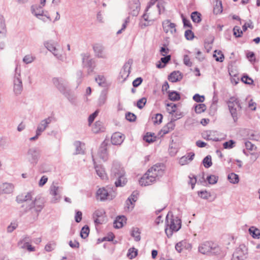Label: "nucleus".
Wrapping results in <instances>:
<instances>
[{
  "mask_svg": "<svg viewBox=\"0 0 260 260\" xmlns=\"http://www.w3.org/2000/svg\"><path fill=\"white\" fill-rule=\"evenodd\" d=\"M191 18L193 22L199 23L201 21V14L197 11H194L191 14Z\"/></svg>",
  "mask_w": 260,
  "mask_h": 260,
  "instance_id": "nucleus-31",
  "label": "nucleus"
},
{
  "mask_svg": "<svg viewBox=\"0 0 260 260\" xmlns=\"http://www.w3.org/2000/svg\"><path fill=\"white\" fill-rule=\"evenodd\" d=\"M131 66L129 62L125 63L120 72V77L123 81L126 80L130 74Z\"/></svg>",
  "mask_w": 260,
  "mask_h": 260,
  "instance_id": "nucleus-20",
  "label": "nucleus"
},
{
  "mask_svg": "<svg viewBox=\"0 0 260 260\" xmlns=\"http://www.w3.org/2000/svg\"><path fill=\"white\" fill-rule=\"evenodd\" d=\"M214 52L215 54H214L213 57L215 58L216 61L222 62L224 59V55L222 52L220 50H215Z\"/></svg>",
  "mask_w": 260,
  "mask_h": 260,
  "instance_id": "nucleus-34",
  "label": "nucleus"
},
{
  "mask_svg": "<svg viewBox=\"0 0 260 260\" xmlns=\"http://www.w3.org/2000/svg\"><path fill=\"white\" fill-rule=\"evenodd\" d=\"M134 2L135 5V8L133 10L132 15L136 16L139 13L140 9V5L139 0H134Z\"/></svg>",
  "mask_w": 260,
  "mask_h": 260,
  "instance_id": "nucleus-48",
  "label": "nucleus"
},
{
  "mask_svg": "<svg viewBox=\"0 0 260 260\" xmlns=\"http://www.w3.org/2000/svg\"><path fill=\"white\" fill-rule=\"evenodd\" d=\"M234 35L236 38L241 37L243 34V30H241L239 26H236L233 28Z\"/></svg>",
  "mask_w": 260,
  "mask_h": 260,
  "instance_id": "nucleus-49",
  "label": "nucleus"
},
{
  "mask_svg": "<svg viewBox=\"0 0 260 260\" xmlns=\"http://www.w3.org/2000/svg\"><path fill=\"white\" fill-rule=\"evenodd\" d=\"M143 79L141 77H138L133 82V85L134 87L139 86L142 82Z\"/></svg>",
  "mask_w": 260,
  "mask_h": 260,
  "instance_id": "nucleus-61",
  "label": "nucleus"
},
{
  "mask_svg": "<svg viewBox=\"0 0 260 260\" xmlns=\"http://www.w3.org/2000/svg\"><path fill=\"white\" fill-rule=\"evenodd\" d=\"M238 251H240V250H236L235 252L233 254V258L236 260H244L245 258V256H243V255H240L238 254Z\"/></svg>",
  "mask_w": 260,
  "mask_h": 260,
  "instance_id": "nucleus-58",
  "label": "nucleus"
},
{
  "mask_svg": "<svg viewBox=\"0 0 260 260\" xmlns=\"http://www.w3.org/2000/svg\"><path fill=\"white\" fill-rule=\"evenodd\" d=\"M23 90L22 80L21 79V70L17 66L13 79V90L15 94H20Z\"/></svg>",
  "mask_w": 260,
  "mask_h": 260,
  "instance_id": "nucleus-5",
  "label": "nucleus"
},
{
  "mask_svg": "<svg viewBox=\"0 0 260 260\" xmlns=\"http://www.w3.org/2000/svg\"><path fill=\"white\" fill-rule=\"evenodd\" d=\"M194 156V153L193 152L188 153L180 158L179 164L182 166L186 165L193 160Z\"/></svg>",
  "mask_w": 260,
  "mask_h": 260,
  "instance_id": "nucleus-23",
  "label": "nucleus"
},
{
  "mask_svg": "<svg viewBox=\"0 0 260 260\" xmlns=\"http://www.w3.org/2000/svg\"><path fill=\"white\" fill-rule=\"evenodd\" d=\"M96 194L101 201L112 200L115 196L116 193L110 187L102 188L98 190Z\"/></svg>",
  "mask_w": 260,
  "mask_h": 260,
  "instance_id": "nucleus-6",
  "label": "nucleus"
},
{
  "mask_svg": "<svg viewBox=\"0 0 260 260\" xmlns=\"http://www.w3.org/2000/svg\"><path fill=\"white\" fill-rule=\"evenodd\" d=\"M126 218L124 216H119L116 218L114 221V227L116 229H120L123 226V223L126 221Z\"/></svg>",
  "mask_w": 260,
  "mask_h": 260,
  "instance_id": "nucleus-25",
  "label": "nucleus"
},
{
  "mask_svg": "<svg viewBox=\"0 0 260 260\" xmlns=\"http://www.w3.org/2000/svg\"><path fill=\"white\" fill-rule=\"evenodd\" d=\"M14 189V185L12 183H4L0 184V194L11 193Z\"/></svg>",
  "mask_w": 260,
  "mask_h": 260,
  "instance_id": "nucleus-19",
  "label": "nucleus"
},
{
  "mask_svg": "<svg viewBox=\"0 0 260 260\" xmlns=\"http://www.w3.org/2000/svg\"><path fill=\"white\" fill-rule=\"evenodd\" d=\"M92 160L94 164V168L95 169L97 175L102 179H105L107 178V175L104 168L101 165H96L95 162V159L94 158L93 155H92Z\"/></svg>",
  "mask_w": 260,
  "mask_h": 260,
  "instance_id": "nucleus-21",
  "label": "nucleus"
},
{
  "mask_svg": "<svg viewBox=\"0 0 260 260\" xmlns=\"http://www.w3.org/2000/svg\"><path fill=\"white\" fill-rule=\"evenodd\" d=\"M136 115L131 112H127L125 114V118L130 122H134L136 119Z\"/></svg>",
  "mask_w": 260,
  "mask_h": 260,
  "instance_id": "nucleus-53",
  "label": "nucleus"
},
{
  "mask_svg": "<svg viewBox=\"0 0 260 260\" xmlns=\"http://www.w3.org/2000/svg\"><path fill=\"white\" fill-rule=\"evenodd\" d=\"M98 155L104 161H106L108 159L107 144L104 142L102 143L99 148Z\"/></svg>",
  "mask_w": 260,
  "mask_h": 260,
  "instance_id": "nucleus-16",
  "label": "nucleus"
},
{
  "mask_svg": "<svg viewBox=\"0 0 260 260\" xmlns=\"http://www.w3.org/2000/svg\"><path fill=\"white\" fill-rule=\"evenodd\" d=\"M164 173L163 166L155 165L150 168L141 178L140 183L141 185L147 186L158 180Z\"/></svg>",
  "mask_w": 260,
  "mask_h": 260,
  "instance_id": "nucleus-1",
  "label": "nucleus"
},
{
  "mask_svg": "<svg viewBox=\"0 0 260 260\" xmlns=\"http://www.w3.org/2000/svg\"><path fill=\"white\" fill-rule=\"evenodd\" d=\"M146 102L147 99L145 98H142L139 100L137 103V107L140 109H142L144 107Z\"/></svg>",
  "mask_w": 260,
  "mask_h": 260,
  "instance_id": "nucleus-54",
  "label": "nucleus"
},
{
  "mask_svg": "<svg viewBox=\"0 0 260 260\" xmlns=\"http://www.w3.org/2000/svg\"><path fill=\"white\" fill-rule=\"evenodd\" d=\"M227 104L231 115L234 121H236L238 118V112L240 111L242 109L240 101L238 98L235 96H232L229 99L228 101H227Z\"/></svg>",
  "mask_w": 260,
  "mask_h": 260,
  "instance_id": "nucleus-4",
  "label": "nucleus"
},
{
  "mask_svg": "<svg viewBox=\"0 0 260 260\" xmlns=\"http://www.w3.org/2000/svg\"><path fill=\"white\" fill-rule=\"evenodd\" d=\"M81 56L83 67L87 68L88 74H90L94 69L95 62L91 58L88 53H83Z\"/></svg>",
  "mask_w": 260,
  "mask_h": 260,
  "instance_id": "nucleus-8",
  "label": "nucleus"
},
{
  "mask_svg": "<svg viewBox=\"0 0 260 260\" xmlns=\"http://www.w3.org/2000/svg\"><path fill=\"white\" fill-rule=\"evenodd\" d=\"M52 118L51 117H48L42 120L37 126V130L38 132V134H41L48 126V125L51 122Z\"/></svg>",
  "mask_w": 260,
  "mask_h": 260,
  "instance_id": "nucleus-14",
  "label": "nucleus"
},
{
  "mask_svg": "<svg viewBox=\"0 0 260 260\" xmlns=\"http://www.w3.org/2000/svg\"><path fill=\"white\" fill-rule=\"evenodd\" d=\"M124 139V135L119 132L114 133L111 137V143L115 145H120Z\"/></svg>",
  "mask_w": 260,
  "mask_h": 260,
  "instance_id": "nucleus-18",
  "label": "nucleus"
},
{
  "mask_svg": "<svg viewBox=\"0 0 260 260\" xmlns=\"http://www.w3.org/2000/svg\"><path fill=\"white\" fill-rule=\"evenodd\" d=\"M138 254V250L135 248H131L128 249L127 256L130 258H135Z\"/></svg>",
  "mask_w": 260,
  "mask_h": 260,
  "instance_id": "nucleus-40",
  "label": "nucleus"
},
{
  "mask_svg": "<svg viewBox=\"0 0 260 260\" xmlns=\"http://www.w3.org/2000/svg\"><path fill=\"white\" fill-rule=\"evenodd\" d=\"M93 49L95 55L99 58H106L107 54L104 51V47L100 44H95L93 46Z\"/></svg>",
  "mask_w": 260,
  "mask_h": 260,
  "instance_id": "nucleus-15",
  "label": "nucleus"
},
{
  "mask_svg": "<svg viewBox=\"0 0 260 260\" xmlns=\"http://www.w3.org/2000/svg\"><path fill=\"white\" fill-rule=\"evenodd\" d=\"M182 73L179 71H175L172 72L168 76V79L172 82H176L182 79Z\"/></svg>",
  "mask_w": 260,
  "mask_h": 260,
  "instance_id": "nucleus-22",
  "label": "nucleus"
},
{
  "mask_svg": "<svg viewBox=\"0 0 260 260\" xmlns=\"http://www.w3.org/2000/svg\"><path fill=\"white\" fill-rule=\"evenodd\" d=\"M35 59V57L31 54L26 55L23 58V61L26 64L31 63Z\"/></svg>",
  "mask_w": 260,
  "mask_h": 260,
  "instance_id": "nucleus-45",
  "label": "nucleus"
},
{
  "mask_svg": "<svg viewBox=\"0 0 260 260\" xmlns=\"http://www.w3.org/2000/svg\"><path fill=\"white\" fill-rule=\"evenodd\" d=\"M50 193L53 196L51 202L55 203L58 202L60 199L59 187L52 185L50 188Z\"/></svg>",
  "mask_w": 260,
  "mask_h": 260,
  "instance_id": "nucleus-12",
  "label": "nucleus"
},
{
  "mask_svg": "<svg viewBox=\"0 0 260 260\" xmlns=\"http://www.w3.org/2000/svg\"><path fill=\"white\" fill-rule=\"evenodd\" d=\"M82 213L80 211H77L76 212V215L75 216V219L76 222L79 223L82 220Z\"/></svg>",
  "mask_w": 260,
  "mask_h": 260,
  "instance_id": "nucleus-63",
  "label": "nucleus"
},
{
  "mask_svg": "<svg viewBox=\"0 0 260 260\" xmlns=\"http://www.w3.org/2000/svg\"><path fill=\"white\" fill-rule=\"evenodd\" d=\"M179 119V117L177 116V115H174V117H173L171 121L168 122L166 125H165L168 129H170V131H172L174 129L175 126V124L174 123L175 121L177 119Z\"/></svg>",
  "mask_w": 260,
  "mask_h": 260,
  "instance_id": "nucleus-33",
  "label": "nucleus"
},
{
  "mask_svg": "<svg viewBox=\"0 0 260 260\" xmlns=\"http://www.w3.org/2000/svg\"><path fill=\"white\" fill-rule=\"evenodd\" d=\"M45 47L51 52L57 51L54 44L50 42H45L44 44Z\"/></svg>",
  "mask_w": 260,
  "mask_h": 260,
  "instance_id": "nucleus-42",
  "label": "nucleus"
},
{
  "mask_svg": "<svg viewBox=\"0 0 260 260\" xmlns=\"http://www.w3.org/2000/svg\"><path fill=\"white\" fill-rule=\"evenodd\" d=\"M32 198V196L30 192H28L25 196H19L16 198V201L18 203H21L22 202H27L28 201H30Z\"/></svg>",
  "mask_w": 260,
  "mask_h": 260,
  "instance_id": "nucleus-29",
  "label": "nucleus"
},
{
  "mask_svg": "<svg viewBox=\"0 0 260 260\" xmlns=\"http://www.w3.org/2000/svg\"><path fill=\"white\" fill-rule=\"evenodd\" d=\"M203 164L206 168H210L212 165L211 156L209 155L206 156L203 160Z\"/></svg>",
  "mask_w": 260,
  "mask_h": 260,
  "instance_id": "nucleus-36",
  "label": "nucleus"
},
{
  "mask_svg": "<svg viewBox=\"0 0 260 260\" xmlns=\"http://www.w3.org/2000/svg\"><path fill=\"white\" fill-rule=\"evenodd\" d=\"M106 100L107 95L106 93L102 92L98 100L99 105L100 106L103 105L106 103Z\"/></svg>",
  "mask_w": 260,
  "mask_h": 260,
  "instance_id": "nucleus-46",
  "label": "nucleus"
},
{
  "mask_svg": "<svg viewBox=\"0 0 260 260\" xmlns=\"http://www.w3.org/2000/svg\"><path fill=\"white\" fill-rule=\"evenodd\" d=\"M193 100L197 103H203L205 101V96L196 93L193 95Z\"/></svg>",
  "mask_w": 260,
  "mask_h": 260,
  "instance_id": "nucleus-55",
  "label": "nucleus"
},
{
  "mask_svg": "<svg viewBox=\"0 0 260 260\" xmlns=\"http://www.w3.org/2000/svg\"><path fill=\"white\" fill-rule=\"evenodd\" d=\"M44 200L43 198H36L29 206L28 209H35L37 212H40L44 207Z\"/></svg>",
  "mask_w": 260,
  "mask_h": 260,
  "instance_id": "nucleus-11",
  "label": "nucleus"
},
{
  "mask_svg": "<svg viewBox=\"0 0 260 260\" xmlns=\"http://www.w3.org/2000/svg\"><path fill=\"white\" fill-rule=\"evenodd\" d=\"M163 116L162 114L158 113L155 114V117L154 118V120L153 121V123L154 124H159L161 123L162 120ZM153 119V117H152Z\"/></svg>",
  "mask_w": 260,
  "mask_h": 260,
  "instance_id": "nucleus-52",
  "label": "nucleus"
},
{
  "mask_svg": "<svg viewBox=\"0 0 260 260\" xmlns=\"http://www.w3.org/2000/svg\"><path fill=\"white\" fill-rule=\"evenodd\" d=\"M215 132L211 131H207L202 133V137L204 139L207 140H212L215 142L219 141L220 140L218 138L214 137L213 134Z\"/></svg>",
  "mask_w": 260,
  "mask_h": 260,
  "instance_id": "nucleus-24",
  "label": "nucleus"
},
{
  "mask_svg": "<svg viewBox=\"0 0 260 260\" xmlns=\"http://www.w3.org/2000/svg\"><path fill=\"white\" fill-rule=\"evenodd\" d=\"M131 236L135 238V240L136 241H139L141 240L140 232L138 228L133 229Z\"/></svg>",
  "mask_w": 260,
  "mask_h": 260,
  "instance_id": "nucleus-37",
  "label": "nucleus"
},
{
  "mask_svg": "<svg viewBox=\"0 0 260 260\" xmlns=\"http://www.w3.org/2000/svg\"><path fill=\"white\" fill-rule=\"evenodd\" d=\"M53 82L56 88L66 97H68L70 101H72V99H70L69 97L70 90L67 89V82L64 80L57 78H53Z\"/></svg>",
  "mask_w": 260,
  "mask_h": 260,
  "instance_id": "nucleus-7",
  "label": "nucleus"
},
{
  "mask_svg": "<svg viewBox=\"0 0 260 260\" xmlns=\"http://www.w3.org/2000/svg\"><path fill=\"white\" fill-rule=\"evenodd\" d=\"M138 193L137 192H133L132 194L128 198V202L132 205V203H135L138 199Z\"/></svg>",
  "mask_w": 260,
  "mask_h": 260,
  "instance_id": "nucleus-50",
  "label": "nucleus"
},
{
  "mask_svg": "<svg viewBox=\"0 0 260 260\" xmlns=\"http://www.w3.org/2000/svg\"><path fill=\"white\" fill-rule=\"evenodd\" d=\"M171 212H169L166 217L165 233L169 238L172 237L174 233L178 232L181 228V220L178 217H174L171 215V218H169Z\"/></svg>",
  "mask_w": 260,
  "mask_h": 260,
  "instance_id": "nucleus-2",
  "label": "nucleus"
},
{
  "mask_svg": "<svg viewBox=\"0 0 260 260\" xmlns=\"http://www.w3.org/2000/svg\"><path fill=\"white\" fill-rule=\"evenodd\" d=\"M162 27L166 33L170 32L172 34L176 32V24L170 22L169 20H166L162 22Z\"/></svg>",
  "mask_w": 260,
  "mask_h": 260,
  "instance_id": "nucleus-13",
  "label": "nucleus"
},
{
  "mask_svg": "<svg viewBox=\"0 0 260 260\" xmlns=\"http://www.w3.org/2000/svg\"><path fill=\"white\" fill-rule=\"evenodd\" d=\"M56 246V244L54 242H51L48 243L45 247V249L48 251L50 252L53 250Z\"/></svg>",
  "mask_w": 260,
  "mask_h": 260,
  "instance_id": "nucleus-57",
  "label": "nucleus"
},
{
  "mask_svg": "<svg viewBox=\"0 0 260 260\" xmlns=\"http://www.w3.org/2000/svg\"><path fill=\"white\" fill-rule=\"evenodd\" d=\"M154 134H153V135L151 134H149V133H147L144 137V140L148 143L154 142L156 140V137L154 136Z\"/></svg>",
  "mask_w": 260,
  "mask_h": 260,
  "instance_id": "nucleus-44",
  "label": "nucleus"
},
{
  "mask_svg": "<svg viewBox=\"0 0 260 260\" xmlns=\"http://www.w3.org/2000/svg\"><path fill=\"white\" fill-rule=\"evenodd\" d=\"M31 13L35 15L39 19L42 20L44 21H45L44 18H41V17H43L44 11L42 9V7L40 5H33L31 7Z\"/></svg>",
  "mask_w": 260,
  "mask_h": 260,
  "instance_id": "nucleus-17",
  "label": "nucleus"
},
{
  "mask_svg": "<svg viewBox=\"0 0 260 260\" xmlns=\"http://www.w3.org/2000/svg\"><path fill=\"white\" fill-rule=\"evenodd\" d=\"M125 175L123 168L118 162H114L111 169V177L112 178H117L119 176Z\"/></svg>",
  "mask_w": 260,
  "mask_h": 260,
  "instance_id": "nucleus-10",
  "label": "nucleus"
},
{
  "mask_svg": "<svg viewBox=\"0 0 260 260\" xmlns=\"http://www.w3.org/2000/svg\"><path fill=\"white\" fill-rule=\"evenodd\" d=\"M74 146L75 147L76 152L75 154H83L84 150L82 146V143L80 141H76L74 143Z\"/></svg>",
  "mask_w": 260,
  "mask_h": 260,
  "instance_id": "nucleus-32",
  "label": "nucleus"
},
{
  "mask_svg": "<svg viewBox=\"0 0 260 260\" xmlns=\"http://www.w3.org/2000/svg\"><path fill=\"white\" fill-rule=\"evenodd\" d=\"M198 193L201 198L204 199H207L210 197V193L207 191H201Z\"/></svg>",
  "mask_w": 260,
  "mask_h": 260,
  "instance_id": "nucleus-64",
  "label": "nucleus"
},
{
  "mask_svg": "<svg viewBox=\"0 0 260 260\" xmlns=\"http://www.w3.org/2000/svg\"><path fill=\"white\" fill-rule=\"evenodd\" d=\"M115 237L114 235L112 233H110L108 234V236L106 237H104L102 239V241H113L114 238Z\"/></svg>",
  "mask_w": 260,
  "mask_h": 260,
  "instance_id": "nucleus-62",
  "label": "nucleus"
},
{
  "mask_svg": "<svg viewBox=\"0 0 260 260\" xmlns=\"http://www.w3.org/2000/svg\"><path fill=\"white\" fill-rule=\"evenodd\" d=\"M95 80L100 86L104 87L106 85V79L103 75H99L95 78Z\"/></svg>",
  "mask_w": 260,
  "mask_h": 260,
  "instance_id": "nucleus-43",
  "label": "nucleus"
},
{
  "mask_svg": "<svg viewBox=\"0 0 260 260\" xmlns=\"http://www.w3.org/2000/svg\"><path fill=\"white\" fill-rule=\"evenodd\" d=\"M250 235L255 239H259L260 238V231L255 226H251L248 230Z\"/></svg>",
  "mask_w": 260,
  "mask_h": 260,
  "instance_id": "nucleus-28",
  "label": "nucleus"
},
{
  "mask_svg": "<svg viewBox=\"0 0 260 260\" xmlns=\"http://www.w3.org/2000/svg\"><path fill=\"white\" fill-rule=\"evenodd\" d=\"M89 228L88 226L85 225L84 226L80 232V236L83 239L86 238L89 235Z\"/></svg>",
  "mask_w": 260,
  "mask_h": 260,
  "instance_id": "nucleus-35",
  "label": "nucleus"
},
{
  "mask_svg": "<svg viewBox=\"0 0 260 260\" xmlns=\"http://www.w3.org/2000/svg\"><path fill=\"white\" fill-rule=\"evenodd\" d=\"M168 99L172 101H177L180 99V95L179 92L176 91H167Z\"/></svg>",
  "mask_w": 260,
  "mask_h": 260,
  "instance_id": "nucleus-27",
  "label": "nucleus"
},
{
  "mask_svg": "<svg viewBox=\"0 0 260 260\" xmlns=\"http://www.w3.org/2000/svg\"><path fill=\"white\" fill-rule=\"evenodd\" d=\"M116 179L115 185L116 187L124 186L127 183V179L125 177V175L119 176L117 178H113Z\"/></svg>",
  "mask_w": 260,
  "mask_h": 260,
  "instance_id": "nucleus-26",
  "label": "nucleus"
},
{
  "mask_svg": "<svg viewBox=\"0 0 260 260\" xmlns=\"http://www.w3.org/2000/svg\"><path fill=\"white\" fill-rule=\"evenodd\" d=\"M241 80L244 83L249 85L252 84L253 82V80L251 78L249 77L247 75L243 76L241 78Z\"/></svg>",
  "mask_w": 260,
  "mask_h": 260,
  "instance_id": "nucleus-59",
  "label": "nucleus"
},
{
  "mask_svg": "<svg viewBox=\"0 0 260 260\" xmlns=\"http://www.w3.org/2000/svg\"><path fill=\"white\" fill-rule=\"evenodd\" d=\"M228 179L229 181L233 184H237L239 181V176L234 173L229 174L228 176Z\"/></svg>",
  "mask_w": 260,
  "mask_h": 260,
  "instance_id": "nucleus-30",
  "label": "nucleus"
},
{
  "mask_svg": "<svg viewBox=\"0 0 260 260\" xmlns=\"http://www.w3.org/2000/svg\"><path fill=\"white\" fill-rule=\"evenodd\" d=\"M167 107V111L170 114H173L176 112V105L173 103H166Z\"/></svg>",
  "mask_w": 260,
  "mask_h": 260,
  "instance_id": "nucleus-41",
  "label": "nucleus"
},
{
  "mask_svg": "<svg viewBox=\"0 0 260 260\" xmlns=\"http://www.w3.org/2000/svg\"><path fill=\"white\" fill-rule=\"evenodd\" d=\"M218 177L215 175H210L207 177V180L210 184H214L217 183Z\"/></svg>",
  "mask_w": 260,
  "mask_h": 260,
  "instance_id": "nucleus-51",
  "label": "nucleus"
},
{
  "mask_svg": "<svg viewBox=\"0 0 260 260\" xmlns=\"http://www.w3.org/2000/svg\"><path fill=\"white\" fill-rule=\"evenodd\" d=\"M199 251L204 254L218 255L220 254L221 249L216 244L206 241L199 246Z\"/></svg>",
  "mask_w": 260,
  "mask_h": 260,
  "instance_id": "nucleus-3",
  "label": "nucleus"
},
{
  "mask_svg": "<svg viewBox=\"0 0 260 260\" xmlns=\"http://www.w3.org/2000/svg\"><path fill=\"white\" fill-rule=\"evenodd\" d=\"M235 142L233 140L225 142L223 144V147L224 149H231L234 147Z\"/></svg>",
  "mask_w": 260,
  "mask_h": 260,
  "instance_id": "nucleus-47",
  "label": "nucleus"
},
{
  "mask_svg": "<svg viewBox=\"0 0 260 260\" xmlns=\"http://www.w3.org/2000/svg\"><path fill=\"white\" fill-rule=\"evenodd\" d=\"M5 21L3 16L0 15V34H5L6 30Z\"/></svg>",
  "mask_w": 260,
  "mask_h": 260,
  "instance_id": "nucleus-39",
  "label": "nucleus"
},
{
  "mask_svg": "<svg viewBox=\"0 0 260 260\" xmlns=\"http://www.w3.org/2000/svg\"><path fill=\"white\" fill-rule=\"evenodd\" d=\"M28 161L34 165L37 164L40 156V151L36 148L29 149L27 153Z\"/></svg>",
  "mask_w": 260,
  "mask_h": 260,
  "instance_id": "nucleus-9",
  "label": "nucleus"
},
{
  "mask_svg": "<svg viewBox=\"0 0 260 260\" xmlns=\"http://www.w3.org/2000/svg\"><path fill=\"white\" fill-rule=\"evenodd\" d=\"M105 212L104 210H98L93 214V218L95 217H102L104 216Z\"/></svg>",
  "mask_w": 260,
  "mask_h": 260,
  "instance_id": "nucleus-60",
  "label": "nucleus"
},
{
  "mask_svg": "<svg viewBox=\"0 0 260 260\" xmlns=\"http://www.w3.org/2000/svg\"><path fill=\"white\" fill-rule=\"evenodd\" d=\"M185 37L187 40H191L194 37V34L190 29L186 30L185 31Z\"/></svg>",
  "mask_w": 260,
  "mask_h": 260,
  "instance_id": "nucleus-56",
  "label": "nucleus"
},
{
  "mask_svg": "<svg viewBox=\"0 0 260 260\" xmlns=\"http://www.w3.org/2000/svg\"><path fill=\"white\" fill-rule=\"evenodd\" d=\"M206 109V106L204 104H199L196 105L194 107L195 111L197 113L200 114L204 112Z\"/></svg>",
  "mask_w": 260,
  "mask_h": 260,
  "instance_id": "nucleus-38",
  "label": "nucleus"
}]
</instances>
